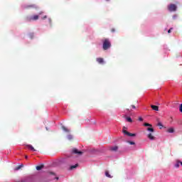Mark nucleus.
<instances>
[{
    "label": "nucleus",
    "mask_w": 182,
    "mask_h": 182,
    "mask_svg": "<svg viewBox=\"0 0 182 182\" xmlns=\"http://www.w3.org/2000/svg\"><path fill=\"white\" fill-rule=\"evenodd\" d=\"M38 19H39L38 15H34L31 17H27V21H28L29 22H31V21H38Z\"/></svg>",
    "instance_id": "3"
},
{
    "label": "nucleus",
    "mask_w": 182,
    "mask_h": 182,
    "mask_svg": "<svg viewBox=\"0 0 182 182\" xmlns=\"http://www.w3.org/2000/svg\"><path fill=\"white\" fill-rule=\"evenodd\" d=\"M144 126H145L146 127H151V124H149V123H145V124H144Z\"/></svg>",
    "instance_id": "24"
},
{
    "label": "nucleus",
    "mask_w": 182,
    "mask_h": 182,
    "mask_svg": "<svg viewBox=\"0 0 182 182\" xmlns=\"http://www.w3.org/2000/svg\"><path fill=\"white\" fill-rule=\"evenodd\" d=\"M126 119L127 122H129V123H132L133 122V119H132L130 117H127Z\"/></svg>",
    "instance_id": "18"
},
{
    "label": "nucleus",
    "mask_w": 182,
    "mask_h": 182,
    "mask_svg": "<svg viewBox=\"0 0 182 182\" xmlns=\"http://www.w3.org/2000/svg\"><path fill=\"white\" fill-rule=\"evenodd\" d=\"M112 43H110V40H109V38L104 39L102 49H104V50H107V49H110Z\"/></svg>",
    "instance_id": "1"
},
{
    "label": "nucleus",
    "mask_w": 182,
    "mask_h": 182,
    "mask_svg": "<svg viewBox=\"0 0 182 182\" xmlns=\"http://www.w3.org/2000/svg\"><path fill=\"white\" fill-rule=\"evenodd\" d=\"M179 110H180V112L182 113V104H181V105H180Z\"/></svg>",
    "instance_id": "27"
},
{
    "label": "nucleus",
    "mask_w": 182,
    "mask_h": 182,
    "mask_svg": "<svg viewBox=\"0 0 182 182\" xmlns=\"http://www.w3.org/2000/svg\"><path fill=\"white\" fill-rule=\"evenodd\" d=\"M42 168H43V165L36 166V170H38V171L42 170Z\"/></svg>",
    "instance_id": "19"
},
{
    "label": "nucleus",
    "mask_w": 182,
    "mask_h": 182,
    "mask_svg": "<svg viewBox=\"0 0 182 182\" xmlns=\"http://www.w3.org/2000/svg\"><path fill=\"white\" fill-rule=\"evenodd\" d=\"M127 110L129 111V109H127Z\"/></svg>",
    "instance_id": "36"
},
{
    "label": "nucleus",
    "mask_w": 182,
    "mask_h": 182,
    "mask_svg": "<svg viewBox=\"0 0 182 182\" xmlns=\"http://www.w3.org/2000/svg\"><path fill=\"white\" fill-rule=\"evenodd\" d=\"M180 163H181L180 161H176V164H175V167H176V168H178V167H180Z\"/></svg>",
    "instance_id": "17"
},
{
    "label": "nucleus",
    "mask_w": 182,
    "mask_h": 182,
    "mask_svg": "<svg viewBox=\"0 0 182 182\" xmlns=\"http://www.w3.org/2000/svg\"><path fill=\"white\" fill-rule=\"evenodd\" d=\"M157 126H159L160 129H163V124H161V122H158Z\"/></svg>",
    "instance_id": "23"
},
{
    "label": "nucleus",
    "mask_w": 182,
    "mask_h": 182,
    "mask_svg": "<svg viewBox=\"0 0 182 182\" xmlns=\"http://www.w3.org/2000/svg\"><path fill=\"white\" fill-rule=\"evenodd\" d=\"M42 14H43V11H41V12L39 13V15H42Z\"/></svg>",
    "instance_id": "32"
},
{
    "label": "nucleus",
    "mask_w": 182,
    "mask_h": 182,
    "mask_svg": "<svg viewBox=\"0 0 182 182\" xmlns=\"http://www.w3.org/2000/svg\"><path fill=\"white\" fill-rule=\"evenodd\" d=\"M168 133H174V129L173 128H169L167 130Z\"/></svg>",
    "instance_id": "16"
},
{
    "label": "nucleus",
    "mask_w": 182,
    "mask_h": 182,
    "mask_svg": "<svg viewBox=\"0 0 182 182\" xmlns=\"http://www.w3.org/2000/svg\"><path fill=\"white\" fill-rule=\"evenodd\" d=\"M127 143H129V144H131L132 146H134V144H136L134 141H127Z\"/></svg>",
    "instance_id": "22"
},
{
    "label": "nucleus",
    "mask_w": 182,
    "mask_h": 182,
    "mask_svg": "<svg viewBox=\"0 0 182 182\" xmlns=\"http://www.w3.org/2000/svg\"><path fill=\"white\" fill-rule=\"evenodd\" d=\"M67 138H68V140H70V141H72V140H73V135H72V134H68V135L67 136Z\"/></svg>",
    "instance_id": "13"
},
{
    "label": "nucleus",
    "mask_w": 182,
    "mask_h": 182,
    "mask_svg": "<svg viewBox=\"0 0 182 182\" xmlns=\"http://www.w3.org/2000/svg\"><path fill=\"white\" fill-rule=\"evenodd\" d=\"M148 139H149L150 140H154V136H153L152 134H149Z\"/></svg>",
    "instance_id": "14"
},
{
    "label": "nucleus",
    "mask_w": 182,
    "mask_h": 182,
    "mask_svg": "<svg viewBox=\"0 0 182 182\" xmlns=\"http://www.w3.org/2000/svg\"><path fill=\"white\" fill-rule=\"evenodd\" d=\"M46 18H48L46 16H44L42 19H46Z\"/></svg>",
    "instance_id": "30"
},
{
    "label": "nucleus",
    "mask_w": 182,
    "mask_h": 182,
    "mask_svg": "<svg viewBox=\"0 0 182 182\" xmlns=\"http://www.w3.org/2000/svg\"><path fill=\"white\" fill-rule=\"evenodd\" d=\"M26 146L28 147V149H29L30 150H32V151H36V149H35V148H33V146L31 144H28L26 145Z\"/></svg>",
    "instance_id": "10"
},
{
    "label": "nucleus",
    "mask_w": 182,
    "mask_h": 182,
    "mask_svg": "<svg viewBox=\"0 0 182 182\" xmlns=\"http://www.w3.org/2000/svg\"><path fill=\"white\" fill-rule=\"evenodd\" d=\"M139 122H143V118L142 117H139Z\"/></svg>",
    "instance_id": "29"
},
{
    "label": "nucleus",
    "mask_w": 182,
    "mask_h": 182,
    "mask_svg": "<svg viewBox=\"0 0 182 182\" xmlns=\"http://www.w3.org/2000/svg\"><path fill=\"white\" fill-rule=\"evenodd\" d=\"M132 109H136V106L132 105Z\"/></svg>",
    "instance_id": "31"
},
{
    "label": "nucleus",
    "mask_w": 182,
    "mask_h": 182,
    "mask_svg": "<svg viewBox=\"0 0 182 182\" xmlns=\"http://www.w3.org/2000/svg\"><path fill=\"white\" fill-rule=\"evenodd\" d=\"M111 32H112V33H114V32H116V29L112 28V29H111Z\"/></svg>",
    "instance_id": "28"
},
{
    "label": "nucleus",
    "mask_w": 182,
    "mask_h": 182,
    "mask_svg": "<svg viewBox=\"0 0 182 182\" xmlns=\"http://www.w3.org/2000/svg\"><path fill=\"white\" fill-rule=\"evenodd\" d=\"M55 180H59V177H55Z\"/></svg>",
    "instance_id": "33"
},
{
    "label": "nucleus",
    "mask_w": 182,
    "mask_h": 182,
    "mask_svg": "<svg viewBox=\"0 0 182 182\" xmlns=\"http://www.w3.org/2000/svg\"><path fill=\"white\" fill-rule=\"evenodd\" d=\"M122 132H123L124 134H127V136H129V137L136 136V134L130 133V132H127V130H125L124 129H122Z\"/></svg>",
    "instance_id": "5"
},
{
    "label": "nucleus",
    "mask_w": 182,
    "mask_h": 182,
    "mask_svg": "<svg viewBox=\"0 0 182 182\" xmlns=\"http://www.w3.org/2000/svg\"><path fill=\"white\" fill-rule=\"evenodd\" d=\"M79 165L76 164L75 165H73L70 166V170H73V168H76Z\"/></svg>",
    "instance_id": "15"
},
{
    "label": "nucleus",
    "mask_w": 182,
    "mask_h": 182,
    "mask_svg": "<svg viewBox=\"0 0 182 182\" xmlns=\"http://www.w3.org/2000/svg\"><path fill=\"white\" fill-rule=\"evenodd\" d=\"M48 174H50L52 176H55V173L52 172V171H50L48 172Z\"/></svg>",
    "instance_id": "26"
},
{
    "label": "nucleus",
    "mask_w": 182,
    "mask_h": 182,
    "mask_svg": "<svg viewBox=\"0 0 182 182\" xmlns=\"http://www.w3.org/2000/svg\"><path fill=\"white\" fill-rule=\"evenodd\" d=\"M152 110H155V112H159V106L157 105H151Z\"/></svg>",
    "instance_id": "8"
},
{
    "label": "nucleus",
    "mask_w": 182,
    "mask_h": 182,
    "mask_svg": "<svg viewBox=\"0 0 182 182\" xmlns=\"http://www.w3.org/2000/svg\"><path fill=\"white\" fill-rule=\"evenodd\" d=\"M105 176L106 177H108V178H113V176L110 175V173H109V171H105Z\"/></svg>",
    "instance_id": "11"
},
{
    "label": "nucleus",
    "mask_w": 182,
    "mask_h": 182,
    "mask_svg": "<svg viewBox=\"0 0 182 182\" xmlns=\"http://www.w3.org/2000/svg\"><path fill=\"white\" fill-rule=\"evenodd\" d=\"M171 31H173V28H171L168 31V33H171Z\"/></svg>",
    "instance_id": "25"
},
{
    "label": "nucleus",
    "mask_w": 182,
    "mask_h": 182,
    "mask_svg": "<svg viewBox=\"0 0 182 182\" xmlns=\"http://www.w3.org/2000/svg\"><path fill=\"white\" fill-rule=\"evenodd\" d=\"M22 167H23V164L19 165L16 168V170H21V168H22Z\"/></svg>",
    "instance_id": "21"
},
{
    "label": "nucleus",
    "mask_w": 182,
    "mask_h": 182,
    "mask_svg": "<svg viewBox=\"0 0 182 182\" xmlns=\"http://www.w3.org/2000/svg\"><path fill=\"white\" fill-rule=\"evenodd\" d=\"M96 61L100 63V65H103L105 63V60L102 58H96Z\"/></svg>",
    "instance_id": "6"
},
{
    "label": "nucleus",
    "mask_w": 182,
    "mask_h": 182,
    "mask_svg": "<svg viewBox=\"0 0 182 182\" xmlns=\"http://www.w3.org/2000/svg\"><path fill=\"white\" fill-rule=\"evenodd\" d=\"M62 129L66 133H70V130L68 129L66 127H62Z\"/></svg>",
    "instance_id": "12"
},
{
    "label": "nucleus",
    "mask_w": 182,
    "mask_h": 182,
    "mask_svg": "<svg viewBox=\"0 0 182 182\" xmlns=\"http://www.w3.org/2000/svg\"><path fill=\"white\" fill-rule=\"evenodd\" d=\"M25 159H28V155H26V156H25Z\"/></svg>",
    "instance_id": "34"
},
{
    "label": "nucleus",
    "mask_w": 182,
    "mask_h": 182,
    "mask_svg": "<svg viewBox=\"0 0 182 182\" xmlns=\"http://www.w3.org/2000/svg\"><path fill=\"white\" fill-rule=\"evenodd\" d=\"M118 149H119V147L117 146L110 147L111 151H117Z\"/></svg>",
    "instance_id": "9"
},
{
    "label": "nucleus",
    "mask_w": 182,
    "mask_h": 182,
    "mask_svg": "<svg viewBox=\"0 0 182 182\" xmlns=\"http://www.w3.org/2000/svg\"><path fill=\"white\" fill-rule=\"evenodd\" d=\"M31 8H36L35 4L24 6V9H29Z\"/></svg>",
    "instance_id": "7"
},
{
    "label": "nucleus",
    "mask_w": 182,
    "mask_h": 182,
    "mask_svg": "<svg viewBox=\"0 0 182 182\" xmlns=\"http://www.w3.org/2000/svg\"><path fill=\"white\" fill-rule=\"evenodd\" d=\"M107 1H109V0H107Z\"/></svg>",
    "instance_id": "35"
},
{
    "label": "nucleus",
    "mask_w": 182,
    "mask_h": 182,
    "mask_svg": "<svg viewBox=\"0 0 182 182\" xmlns=\"http://www.w3.org/2000/svg\"><path fill=\"white\" fill-rule=\"evenodd\" d=\"M72 154H77L78 156H82L83 154V152L81 151L77 150L76 148H73L72 150Z\"/></svg>",
    "instance_id": "4"
},
{
    "label": "nucleus",
    "mask_w": 182,
    "mask_h": 182,
    "mask_svg": "<svg viewBox=\"0 0 182 182\" xmlns=\"http://www.w3.org/2000/svg\"><path fill=\"white\" fill-rule=\"evenodd\" d=\"M148 132H151V133H154V129L151 128V127H149L147 128Z\"/></svg>",
    "instance_id": "20"
},
{
    "label": "nucleus",
    "mask_w": 182,
    "mask_h": 182,
    "mask_svg": "<svg viewBox=\"0 0 182 182\" xmlns=\"http://www.w3.org/2000/svg\"><path fill=\"white\" fill-rule=\"evenodd\" d=\"M168 9L169 12H176L177 11V6L176 4H170L168 6Z\"/></svg>",
    "instance_id": "2"
}]
</instances>
